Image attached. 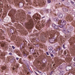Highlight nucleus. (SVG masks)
Masks as SVG:
<instances>
[{"label":"nucleus","instance_id":"e433bc0d","mask_svg":"<svg viewBox=\"0 0 75 75\" xmlns=\"http://www.w3.org/2000/svg\"><path fill=\"white\" fill-rule=\"evenodd\" d=\"M44 3V2H43V3L42 4H43L44 5H45V4Z\"/></svg>","mask_w":75,"mask_h":75},{"label":"nucleus","instance_id":"f8f14e48","mask_svg":"<svg viewBox=\"0 0 75 75\" xmlns=\"http://www.w3.org/2000/svg\"><path fill=\"white\" fill-rule=\"evenodd\" d=\"M53 50H49V53L50 54H51L52 53H53Z\"/></svg>","mask_w":75,"mask_h":75},{"label":"nucleus","instance_id":"39448f33","mask_svg":"<svg viewBox=\"0 0 75 75\" xmlns=\"http://www.w3.org/2000/svg\"><path fill=\"white\" fill-rule=\"evenodd\" d=\"M58 16L60 18H62L63 17L62 14H61V13H58Z\"/></svg>","mask_w":75,"mask_h":75},{"label":"nucleus","instance_id":"6e6552de","mask_svg":"<svg viewBox=\"0 0 75 75\" xmlns=\"http://www.w3.org/2000/svg\"><path fill=\"white\" fill-rule=\"evenodd\" d=\"M23 55L25 57H27V55L26 53L24 52L23 53Z\"/></svg>","mask_w":75,"mask_h":75},{"label":"nucleus","instance_id":"4be33fe9","mask_svg":"<svg viewBox=\"0 0 75 75\" xmlns=\"http://www.w3.org/2000/svg\"><path fill=\"white\" fill-rule=\"evenodd\" d=\"M51 57H54V55L52 54H51Z\"/></svg>","mask_w":75,"mask_h":75},{"label":"nucleus","instance_id":"7c9ffc66","mask_svg":"<svg viewBox=\"0 0 75 75\" xmlns=\"http://www.w3.org/2000/svg\"><path fill=\"white\" fill-rule=\"evenodd\" d=\"M42 75H45V74L44 73H42Z\"/></svg>","mask_w":75,"mask_h":75},{"label":"nucleus","instance_id":"393cba45","mask_svg":"<svg viewBox=\"0 0 75 75\" xmlns=\"http://www.w3.org/2000/svg\"><path fill=\"white\" fill-rule=\"evenodd\" d=\"M64 54H65V55H66V54H67V51H64Z\"/></svg>","mask_w":75,"mask_h":75},{"label":"nucleus","instance_id":"a211bd4d","mask_svg":"<svg viewBox=\"0 0 75 75\" xmlns=\"http://www.w3.org/2000/svg\"><path fill=\"white\" fill-rule=\"evenodd\" d=\"M71 3H72V5H73L72 7H75V4L74 3V2L72 1L71 2Z\"/></svg>","mask_w":75,"mask_h":75},{"label":"nucleus","instance_id":"58836bf2","mask_svg":"<svg viewBox=\"0 0 75 75\" xmlns=\"http://www.w3.org/2000/svg\"><path fill=\"white\" fill-rule=\"evenodd\" d=\"M28 69H29V67H28Z\"/></svg>","mask_w":75,"mask_h":75},{"label":"nucleus","instance_id":"cd10ccee","mask_svg":"<svg viewBox=\"0 0 75 75\" xmlns=\"http://www.w3.org/2000/svg\"><path fill=\"white\" fill-rule=\"evenodd\" d=\"M67 19H69V18H70V17H69V16H67Z\"/></svg>","mask_w":75,"mask_h":75},{"label":"nucleus","instance_id":"f257e3e1","mask_svg":"<svg viewBox=\"0 0 75 75\" xmlns=\"http://www.w3.org/2000/svg\"><path fill=\"white\" fill-rule=\"evenodd\" d=\"M28 19L29 22L28 23H26L25 24V26L27 28H29L30 27L33 28L34 26V23L33 22H31V17L30 16H28L27 17Z\"/></svg>","mask_w":75,"mask_h":75},{"label":"nucleus","instance_id":"1a4fd4ad","mask_svg":"<svg viewBox=\"0 0 75 75\" xmlns=\"http://www.w3.org/2000/svg\"><path fill=\"white\" fill-rule=\"evenodd\" d=\"M35 18L36 20H38V19L39 17L37 16H36V14H35L34 16H33Z\"/></svg>","mask_w":75,"mask_h":75},{"label":"nucleus","instance_id":"f704fd0d","mask_svg":"<svg viewBox=\"0 0 75 75\" xmlns=\"http://www.w3.org/2000/svg\"><path fill=\"white\" fill-rule=\"evenodd\" d=\"M35 73L37 75H38V74H37V73L36 72H35Z\"/></svg>","mask_w":75,"mask_h":75},{"label":"nucleus","instance_id":"79ce46f5","mask_svg":"<svg viewBox=\"0 0 75 75\" xmlns=\"http://www.w3.org/2000/svg\"><path fill=\"white\" fill-rule=\"evenodd\" d=\"M27 74H28V73H27Z\"/></svg>","mask_w":75,"mask_h":75},{"label":"nucleus","instance_id":"c9c22d12","mask_svg":"<svg viewBox=\"0 0 75 75\" xmlns=\"http://www.w3.org/2000/svg\"><path fill=\"white\" fill-rule=\"evenodd\" d=\"M64 0H61V1H64Z\"/></svg>","mask_w":75,"mask_h":75},{"label":"nucleus","instance_id":"aec40b11","mask_svg":"<svg viewBox=\"0 0 75 75\" xmlns=\"http://www.w3.org/2000/svg\"><path fill=\"white\" fill-rule=\"evenodd\" d=\"M1 47H4V44L3 43H2L1 44Z\"/></svg>","mask_w":75,"mask_h":75},{"label":"nucleus","instance_id":"a19ab883","mask_svg":"<svg viewBox=\"0 0 75 75\" xmlns=\"http://www.w3.org/2000/svg\"><path fill=\"white\" fill-rule=\"evenodd\" d=\"M44 17H43L42 18H44Z\"/></svg>","mask_w":75,"mask_h":75},{"label":"nucleus","instance_id":"5701e85b","mask_svg":"<svg viewBox=\"0 0 75 75\" xmlns=\"http://www.w3.org/2000/svg\"><path fill=\"white\" fill-rule=\"evenodd\" d=\"M43 34L45 35V36H47V34H46V33H44Z\"/></svg>","mask_w":75,"mask_h":75},{"label":"nucleus","instance_id":"2f4dec72","mask_svg":"<svg viewBox=\"0 0 75 75\" xmlns=\"http://www.w3.org/2000/svg\"><path fill=\"white\" fill-rule=\"evenodd\" d=\"M52 72H53V71H52V72H51L50 73V75H52Z\"/></svg>","mask_w":75,"mask_h":75},{"label":"nucleus","instance_id":"f03ea898","mask_svg":"<svg viewBox=\"0 0 75 75\" xmlns=\"http://www.w3.org/2000/svg\"><path fill=\"white\" fill-rule=\"evenodd\" d=\"M71 65H72V64H69V66H68L67 67H66V69L67 71H69V70H71L72 69Z\"/></svg>","mask_w":75,"mask_h":75},{"label":"nucleus","instance_id":"c756f323","mask_svg":"<svg viewBox=\"0 0 75 75\" xmlns=\"http://www.w3.org/2000/svg\"><path fill=\"white\" fill-rule=\"evenodd\" d=\"M9 54L10 55H13V54L11 53H10Z\"/></svg>","mask_w":75,"mask_h":75},{"label":"nucleus","instance_id":"a878e982","mask_svg":"<svg viewBox=\"0 0 75 75\" xmlns=\"http://www.w3.org/2000/svg\"><path fill=\"white\" fill-rule=\"evenodd\" d=\"M46 54H47V55H49V53H48V52H47Z\"/></svg>","mask_w":75,"mask_h":75},{"label":"nucleus","instance_id":"bb28decb","mask_svg":"<svg viewBox=\"0 0 75 75\" xmlns=\"http://www.w3.org/2000/svg\"><path fill=\"white\" fill-rule=\"evenodd\" d=\"M28 71L29 72H30V73H31V72H32V71H31L30 70V69H28Z\"/></svg>","mask_w":75,"mask_h":75},{"label":"nucleus","instance_id":"9d476101","mask_svg":"<svg viewBox=\"0 0 75 75\" xmlns=\"http://www.w3.org/2000/svg\"><path fill=\"white\" fill-rule=\"evenodd\" d=\"M73 20H74V18L72 17H70L69 20L70 21H73Z\"/></svg>","mask_w":75,"mask_h":75},{"label":"nucleus","instance_id":"dca6fc26","mask_svg":"<svg viewBox=\"0 0 75 75\" xmlns=\"http://www.w3.org/2000/svg\"><path fill=\"white\" fill-rule=\"evenodd\" d=\"M53 54L55 55V54H56V51H55V50L53 51Z\"/></svg>","mask_w":75,"mask_h":75},{"label":"nucleus","instance_id":"4468645a","mask_svg":"<svg viewBox=\"0 0 75 75\" xmlns=\"http://www.w3.org/2000/svg\"><path fill=\"white\" fill-rule=\"evenodd\" d=\"M7 68V67L6 66H4L2 67V70H4V69H6Z\"/></svg>","mask_w":75,"mask_h":75},{"label":"nucleus","instance_id":"473e14b6","mask_svg":"<svg viewBox=\"0 0 75 75\" xmlns=\"http://www.w3.org/2000/svg\"><path fill=\"white\" fill-rule=\"evenodd\" d=\"M28 13L29 14H31V12H28Z\"/></svg>","mask_w":75,"mask_h":75},{"label":"nucleus","instance_id":"20e7f679","mask_svg":"<svg viewBox=\"0 0 75 75\" xmlns=\"http://www.w3.org/2000/svg\"><path fill=\"white\" fill-rule=\"evenodd\" d=\"M52 27L54 28V29H58V26L56 25L55 24H52Z\"/></svg>","mask_w":75,"mask_h":75},{"label":"nucleus","instance_id":"9b49d317","mask_svg":"<svg viewBox=\"0 0 75 75\" xmlns=\"http://www.w3.org/2000/svg\"><path fill=\"white\" fill-rule=\"evenodd\" d=\"M64 74V72L63 71H62L60 72L59 73V75H61Z\"/></svg>","mask_w":75,"mask_h":75},{"label":"nucleus","instance_id":"6ab92c4d","mask_svg":"<svg viewBox=\"0 0 75 75\" xmlns=\"http://www.w3.org/2000/svg\"><path fill=\"white\" fill-rule=\"evenodd\" d=\"M51 2V0H47V3H50Z\"/></svg>","mask_w":75,"mask_h":75},{"label":"nucleus","instance_id":"37998d69","mask_svg":"<svg viewBox=\"0 0 75 75\" xmlns=\"http://www.w3.org/2000/svg\"><path fill=\"white\" fill-rule=\"evenodd\" d=\"M54 0V1H55L56 0Z\"/></svg>","mask_w":75,"mask_h":75},{"label":"nucleus","instance_id":"72a5a7b5","mask_svg":"<svg viewBox=\"0 0 75 75\" xmlns=\"http://www.w3.org/2000/svg\"><path fill=\"white\" fill-rule=\"evenodd\" d=\"M19 59V58L18 57H17L16 58V60H18V59Z\"/></svg>","mask_w":75,"mask_h":75},{"label":"nucleus","instance_id":"ea45409f","mask_svg":"<svg viewBox=\"0 0 75 75\" xmlns=\"http://www.w3.org/2000/svg\"><path fill=\"white\" fill-rule=\"evenodd\" d=\"M59 4H60V3H59Z\"/></svg>","mask_w":75,"mask_h":75},{"label":"nucleus","instance_id":"0eeeda50","mask_svg":"<svg viewBox=\"0 0 75 75\" xmlns=\"http://www.w3.org/2000/svg\"><path fill=\"white\" fill-rule=\"evenodd\" d=\"M62 10L64 12H67L68 11V9L65 8H62Z\"/></svg>","mask_w":75,"mask_h":75},{"label":"nucleus","instance_id":"4c0bfd02","mask_svg":"<svg viewBox=\"0 0 75 75\" xmlns=\"http://www.w3.org/2000/svg\"><path fill=\"white\" fill-rule=\"evenodd\" d=\"M74 66H75V63L74 64Z\"/></svg>","mask_w":75,"mask_h":75},{"label":"nucleus","instance_id":"412c9836","mask_svg":"<svg viewBox=\"0 0 75 75\" xmlns=\"http://www.w3.org/2000/svg\"><path fill=\"white\" fill-rule=\"evenodd\" d=\"M37 71L39 73H40V74H41V73H42V72H41V71H40L39 70H38Z\"/></svg>","mask_w":75,"mask_h":75},{"label":"nucleus","instance_id":"b1692460","mask_svg":"<svg viewBox=\"0 0 75 75\" xmlns=\"http://www.w3.org/2000/svg\"><path fill=\"white\" fill-rule=\"evenodd\" d=\"M63 48H64V49H65V48H66V47H65V46H64V45H63Z\"/></svg>","mask_w":75,"mask_h":75},{"label":"nucleus","instance_id":"f3484780","mask_svg":"<svg viewBox=\"0 0 75 75\" xmlns=\"http://www.w3.org/2000/svg\"><path fill=\"white\" fill-rule=\"evenodd\" d=\"M58 27H59L60 28H63V25H58Z\"/></svg>","mask_w":75,"mask_h":75},{"label":"nucleus","instance_id":"2eb2a0df","mask_svg":"<svg viewBox=\"0 0 75 75\" xmlns=\"http://www.w3.org/2000/svg\"><path fill=\"white\" fill-rule=\"evenodd\" d=\"M48 49L49 50H52V47L51 46H50L48 47Z\"/></svg>","mask_w":75,"mask_h":75},{"label":"nucleus","instance_id":"7ed1b4c3","mask_svg":"<svg viewBox=\"0 0 75 75\" xmlns=\"http://www.w3.org/2000/svg\"><path fill=\"white\" fill-rule=\"evenodd\" d=\"M67 23L66 22V21L64 20H62L61 22V24L63 25H64L66 24Z\"/></svg>","mask_w":75,"mask_h":75},{"label":"nucleus","instance_id":"423d86ee","mask_svg":"<svg viewBox=\"0 0 75 75\" xmlns=\"http://www.w3.org/2000/svg\"><path fill=\"white\" fill-rule=\"evenodd\" d=\"M49 34L50 35L51 38H52V37H53V33L51 32H49Z\"/></svg>","mask_w":75,"mask_h":75},{"label":"nucleus","instance_id":"ddd939ff","mask_svg":"<svg viewBox=\"0 0 75 75\" xmlns=\"http://www.w3.org/2000/svg\"><path fill=\"white\" fill-rule=\"evenodd\" d=\"M54 20L55 21H58L59 20H58V18H55L54 19Z\"/></svg>","mask_w":75,"mask_h":75},{"label":"nucleus","instance_id":"c85d7f7f","mask_svg":"<svg viewBox=\"0 0 75 75\" xmlns=\"http://www.w3.org/2000/svg\"><path fill=\"white\" fill-rule=\"evenodd\" d=\"M12 48L13 49H15V47H14V46H12Z\"/></svg>","mask_w":75,"mask_h":75}]
</instances>
